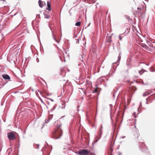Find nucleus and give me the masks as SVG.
<instances>
[{
	"label": "nucleus",
	"mask_w": 155,
	"mask_h": 155,
	"mask_svg": "<svg viewBox=\"0 0 155 155\" xmlns=\"http://www.w3.org/2000/svg\"><path fill=\"white\" fill-rule=\"evenodd\" d=\"M120 58H121V57L120 56L118 57V60L117 61V62H118L120 61Z\"/></svg>",
	"instance_id": "16"
},
{
	"label": "nucleus",
	"mask_w": 155,
	"mask_h": 155,
	"mask_svg": "<svg viewBox=\"0 0 155 155\" xmlns=\"http://www.w3.org/2000/svg\"><path fill=\"white\" fill-rule=\"evenodd\" d=\"M56 108V107H55L54 106L52 108V111H53V110H54Z\"/></svg>",
	"instance_id": "24"
},
{
	"label": "nucleus",
	"mask_w": 155,
	"mask_h": 155,
	"mask_svg": "<svg viewBox=\"0 0 155 155\" xmlns=\"http://www.w3.org/2000/svg\"><path fill=\"white\" fill-rule=\"evenodd\" d=\"M101 137H100V138H99V139H98V140H95V142H97L98 141V140L99 139H100V138H101Z\"/></svg>",
	"instance_id": "28"
},
{
	"label": "nucleus",
	"mask_w": 155,
	"mask_h": 155,
	"mask_svg": "<svg viewBox=\"0 0 155 155\" xmlns=\"http://www.w3.org/2000/svg\"><path fill=\"white\" fill-rule=\"evenodd\" d=\"M136 113L134 112L133 114V115L134 116V117L135 118H136L137 117V116L135 115Z\"/></svg>",
	"instance_id": "18"
},
{
	"label": "nucleus",
	"mask_w": 155,
	"mask_h": 155,
	"mask_svg": "<svg viewBox=\"0 0 155 155\" xmlns=\"http://www.w3.org/2000/svg\"><path fill=\"white\" fill-rule=\"evenodd\" d=\"M141 46L146 50H148L150 51H152L150 47H148L145 44L142 43Z\"/></svg>",
	"instance_id": "4"
},
{
	"label": "nucleus",
	"mask_w": 155,
	"mask_h": 155,
	"mask_svg": "<svg viewBox=\"0 0 155 155\" xmlns=\"http://www.w3.org/2000/svg\"><path fill=\"white\" fill-rule=\"evenodd\" d=\"M125 137V136H122V137H121V138H122V139H123V138H124Z\"/></svg>",
	"instance_id": "32"
},
{
	"label": "nucleus",
	"mask_w": 155,
	"mask_h": 155,
	"mask_svg": "<svg viewBox=\"0 0 155 155\" xmlns=\"http://www.w3.org/2000/svg\"><path fill=\"white\" fill-rule=\"evenodd\" d=\"M90 150L88 151L87 150L81 149L78 153L80 155H87L89 154Z\"/></svg>",
	"instance_id": "2"
},
{
	"label": "nucleus",
	"mask_w": 155,
	"mask_h": 155,
	"mask_svg": "<svg viewBox=\"0 0 155 155\" xmlns=\"http://www.w3.org/2000/svg\"><path fill=\"white\" fill-rule=\"evenodd\" d=\"M139 73L140 74V75H141L144 72H142L141 71H138Z\"/></svg>",
	"instance_id": "19"
},
{
	"label": "nucleus",
	"mask_w": 155,
	"mask_h": 155,
	"mask_svg": "<svg viewBox=\"0 0 155 155\" xmlns=\"http://www.w3.org/2000/svg\"><path fill=\"white\" fill-rule=\"evenodd\" d=\"M126 65L127 66H130L131 65V64L130 63V62L129 61H127V63H126Z\"/></svg>",
	"instance_id": "12"
},
{
	"label": "nucleus",
	"mask_w": 155,
	"mask_h": 155,
	"mask_svg": "<svg viewBox=\"0 0 155 155\" xmlns=\"http://www.w3.org/2000/svg\"><path fill=\"white\" fill-rule=\"evenodd\" d=\"M49 100H51L52 101H54V100L50 98V99H49Z\"/></svg>",
	"instance_id": "34"
},
{
	"label": "nucleus",
	"mask_w": 155,
	"mask_h": 155,
	"mask_svg": "<svg viewBox=\"0 0 155 155\" xmlns=\"http://www.w3.org/2000/svg\"><path fill=\"white\" fill-rule=\"evenodd\" d=\"M2 76L3 78L5 80H9L10 79V77L7 74L3 75Z\"/></svg>",
	"instance_id": "5"
},
{
	"label": "nucleus",
	"mask_w": 155,
	"mask_h": 155,
	"mask_svg": "<svg viewBox=\"0 0 155 155\" xmlns=\"http://www.w3.org/2000/svg\"><path fill=\"white\" fill-rule=\"evenodd\" d=\"M102 126L101 127V129L100 130V134L101 136L102 134Z\"/></svg>",
	"instance_id": "14"
},
{
	"label": "nucleus",
	"mask_w": 155,
	"mask_h": 155,
	"mask_svg": "<svg viewBox=\"0 0 155 155\" xmlns=\"http://www.w3.org/2000/svg\"><path fill=\"white\" fill-rule=\"evenodd\" d=\"M146 65H147V66H148V65H149V64H146Z\"/></svg>",
	"instance_id": "37"
},
{
	"label": "nucleus",
	"mask_w": 155,
	"mask_h": 155,
	"mask_svg": "<svg viewBox=\"0 0 155 155\" xmlns=\"http://www.w3.org/2000/svg\"><path fill=\"white\" fill-rule=\"evenodd\" d=\"M139 107H142V102H140V103Z\"/></svg>",
	"instance_id": "27"
},
{
	"label": "nucleus",
	"mask_w": 155,
	"mask_h": 155,
	"mask_svg": "<svg viewBox=\"0 0 155 155\" xmlns=\"http://www.w3.org/2000/svg\"><path fill=\"white\" fill-rule=\"evenodd\" d=\"M44 81V82H45V84H46V82H45V81Z\"/></svg>",
	"instance_id": "38"
},
{
	"label": "nucleus",
	"mask_w": 155,
	"mask_h": 155,
	"mask_svg": "<svg viewBox=\"0 0 155 155\" xmlns=\"http://www.w3.org/2000/svg\"><path fill=\"white\" fill-rule=\"evenodd\" d=\"M61 124H60L58 127V130L57 131H56L55 134L54 136V138L55 139H57L60 138L61 136L62 135V130L60 128V127L61 126Z\"/></svg>",
	"instance_id": "1"
},
{
	"label": "nucleus",
	"mask_w": 155,
	"mask_h": 155,
	"mask_svg": "<svg viewBox=\"0 0 155 155\" xmlns=\"http://www.w3.org/2000/svg\"><path fill=\"white\" fill-rule=\"evenodd\" d=\"M51 32H52V38L53 39H54L55 41H56L58 43H59L60 42V41H57L55 39V37H54V35H53V33L52 31Z\"/></svg>",
	"instance_id": "11"
},
{
	"label": "nucleus",
	"mask_w": 155,
	"mask_h": 155,
	"mask_svg": "<svg viewBox=\"0 0 155 155\" xmlns=\"http://www.w3.org/2000/svg\"><path fill=\"white\" fill-rule=\"evenodd\" d=\"M64 117V116H62V117Z\"/></svg>",
	"instance_id": "42"
},
{
	"label": "nucleus",
	"mask_w": 155,
	"mask_h": 155,
	"mask_svg": "<svg viewBox=\"0 0 155 155\" xmlns=\"http://www.w3.org/2000/svg\"><path fill=\"white\" fill-rule=\"evenodd\" d=\"M108 38L107 40V42H111L112 41L111 38H112V36L111 35H110L108 37H107V38Z\"/></svg>",
	"instance_id": "7"
},
{
	"label": "nucleus",
	"mask_w": 155,
	"mask_h": 155,
	"mask_svg": "<svg viewBox=\"0 0 155 155\" xmlns=\"http://www.w3.org/2000/svg\"><path fill=\"white\" fill-rule=\"evenodd\" d=\"M89 154V155H96V154L93 152H90Z\"/></svg>",
	"instance_id": "15"
},
{
	"label": "nucleus",
	"mask_w": 155,
	"mask_h": 155,
	"mask_svg": "<svg viewBox=\"0 0 155 155\" xmlns=\"http://www.w3.org/2000/svg\"><path fill=\"white\" fill-rule=\"evenodd\" d=\"M120 154H121V153H120V154L119 155H120Z\"/></svg>",
	"instance_id": "44"
},
{
	"label": "nucleus",
	"mask_w": 155,
	"mask_h": 155,
	"mask_svg": "<svg viewBox=\"0 0 155 155\" xmlns=\"http://www.w3.org/2000/svg\"><path fill=\"white\" fill-rule=\"evenodd\" d=\"M138 136H139V135H138V134H137V138H138Z\"/></svg>",
	"instance_id": "36"
},
{
	"label": "nucleus",
	"mask_w": 155,
	"mask_h": 155,
	"mask_svg": "<svg viewBox=\"0 0 155 155\" xmlns=\"http://www.w3.org/2000/svg\"><path fill=\"white\" fill-rule=\"evenodd\" d=\"M122 120H123L122 119V120H121V122L122 121Z\"/></svg>",
	"instance_id": "43"
},
{
	"label": "nucleus",
	"mask_w": 155,
	"mask_h": 155,
	"mask_svg": "<svg viewBox=\"0 0 155 155\" xmlns=\"http://www.w3.org/2000/svg\"><path fill=\"white\" fill-rule=\"evenodd\" d=\"M44 18H45L49 19L50 18V15L46 14V13L45 12H44Z\"/></svg>",
	"instance_id": "8"
},
{
	"label": "nucleus",
	"mask_w": 155,
	"mask_h": 155,
	"mask_svg": "<svg viewBox=\"0 0 155 155\" xmlns=\"http://www.w3.org/2000/svg\"><path fill=\"white\" fill-rule=\"evenodd\" d=\"M47 9L49 11H51V5L49 1H48L47 2Z\"/></svg>",
	"instance_id": "6"
},
{
	"label": "nucleus",
	"mask_w": 155,
	"mask_h": 155,
	"mask_svg": "<svg viewBox=\"0 0 155 155\" xmlns=\"http://www.w3.org/2000/svg\"><path fill=\"white\" fill-rule=\"evenodd\" d=\"M90 23H89V25L87 26L86 27V28H87V27H88L89 25H90Z\"/></svg>",
	"instance_id": "35"
},
{
	"label": "nucleus",
	"mask_w": 155,
	"mask_h": 155,
	"mask_svg": "<svg viewBox=\"0 0 155 155\" xmlns=\"http://www.w3.org/2000/svg\"><path fill=\"white\" fill-rule=\"evenodd\" d=\"M62 105L64 106L63 107H61V108L62 109H64L65 107V103H64L63 104H62Z\"/></svg>",
	"instance_id": "13"
},
{
	"label": "nucleus",
	"mask_w": 155,
	"mask_h": 155,
	"mask_svg": "<svg viewBox=\"0 0 155 155\" xmlns=\"http://www.w3.org/2000/svg\"><path fill=\"white\" fill-rule=\"evenodd\" d=\"M81 22L80 21H78L75 24V26H79L81 25Z\"/></svg>",
	"instance_id": "10"
},
{
	"label": "nucleus",
	"mask_w": 155,
	"mask_h": 155,
	"mask_svg": "<svg viewBox=\"0 0 155 155\" xmlns=\"http://www.w3.org/2000/svg\"><path fill=\"white\" fill-rule=\"evenodd\" d=\"M44 81V82H45V84H46V82H45V81Z\"/></svg>",
	"instance_id": "40"
},
{
	"label": "nucleus",
	"mask_w": 155,
	"mask_h": 155,
	"mask_svg": "<svg viewBox=\"0 0 155 155\" xmlns=\"http://www.w3.org/2000/svg\"><path fill=\"white\" fill-rule=\"evenodd\" d=\"M137 9L138 10H141V8H140V7H137Z\"/></svg>",
	"instance_id": "26"
},
{
	"label": "nucleus",
	"mask_w": 155,
	"mask_h": 155,
	"mask_svg": "<svg viewBox=\"0 0 155 155\" xmlns=\"http://www.w3.org/2000/svg\"><path fill=\"white\" fill-rule=\"evenodd\" d=\"M84 93L85 94V95H86V93L85 92H84Z\"/></svg>",
	"instance_id": "41"
},
{
	"label": "nucleus",
	"mask_w": 155,
	"mask_h": 155,
	"mask_svg": "<svg viewBox=\"0 0 155 155\" xmlns=\"http://www.w3.org/2000/svg\"><path fill=\"white\" fill-rule=\"evenodd\" d=\"M98 91H97V88L95 89V90L93 91V93H96Z\"/></svg>",
	"instance_id": "17"
},
{
	"label": "nucleus",
	"mask_w": 155,
	"mask_h": 155,
	"mask_svg": "<svg viewBox=\"0 0 155 155\" xmlns=\"http://www.w3.org/2000/svg\"><path fill=\"white\" fill-rule=\"evenodd\" d=\"M146 104H148V103H147V98H146Z\"/></svg>",
	"instance_id": "31"
},
{
	"label": "nucleus",
	"mask_w": 155,
	"mask_h": 155,
	"mask_svg": "<svg viewBox=\"0 0 155 155\" xmlns=\"http://www.w3.org/2000/svg\"><path fill=\"white\" fill-rule=\"evenodd\" d=\"M50 119H48L45 120V123H48L50 121Z\"/></svg>",
	"instance_id": "20"
},
{
	"label": "nucleus",
	"mask_w": 155,
	"mask_h": 155,
	"mask_svg": "<svg viewBox=\"0 0 155 155\" xmlns=\"http://www.w3.org/2000/svg\"><path fill=\"white\" fill-rule=\"evenodd\" d=\"M42 1L41 0H39L38 5L40 8H42L43 7V5H41Z\"/></svg>",
	"instance_id": "9"
},
{
	"label": "nucleus",
	"mask_w": 155,
	"mask_h": 155,
	"mask_svg": "<svg viewBox=\"0 0 155 155\" xmlns=\"http://www.w3.org/2000/svg\"><path fill=\"white\" fill-rule=\"evenodd\" d=\"M8 137L10 140H13L15 138V134L12 132L7 133Z\"/></svg>",
	"instance_id": "3"
},
{
	"label": "nucleus",
	"mask_w": 155,
	"mask_h": 155,
	"mask_svg": "<svg viewBox=\"0 0 155 155\" xmlns=\"http://www.w3.org/2000/svg\"><path fill=\"white\" fill-rule=\"evenodd\" d=\"M79 0H77L76 2H75V3H78L79 1Z\"/></svg>",
	"instance_id": "33"
},
{
	"label": "nucleus",
	"mask_w": 155,
	"mask_h": 155,
	"mask_svg": "<svg viewBox=\"0 0 155 155\" xmlns=\"http://www.w3.org/2000/svg\"><path fill=\"white\" fill-rule=\"evenodd\" d=\"M150 91H147L146 92V93H147V95H148V94H150Z\"/></svg>",
	"instance_id": "22"
},
{
	"label": "nucleus",
	"mask_w": 155,
	"mask_h": 155,
	"mask_svg": "<svg viewBox=\"0 0 155 155\" xmlns=\"http://www.w3.org/2000/svg\"><path fill=\"white\" fill-rule=\"evenodd\" d=\"M147 95V93H146V92L143 95V97H145Z\"/></svg>",
	"instance_id": "21"
},
{
	"label": "nucleus",
	"mask_w": 155,
	"mask_h": 155,
	"mask_svg": "<svg viewBox=\"0 0 155 155\" xmlns=\"http://www.w3.org/2000/svg\"><path fill=\"white\" fill-rule=\"evenodd\" d=\"M36 61L37 62H39V60L38 58L36 59Z\"/></svg>",
	"instance_id": "30"
},
{
	"label": "nucleus",
	"mask_w": 155,
	"mask_h": 155,
	"mask_svg": "<svg viewBox=\"0 0 155 155\" xmlns=\"http://www.w3.org/2000/svg\"><path fill=\"white\" fill-rule=\"evenodd\" d=\"M36 145H37V146H38L37 148L38 149H39V144H36Z\"/></svg>",
	"instance_id": "29"
},
{
	"label": "nucleus",
	"mask_w": 155,
	"mask_h": 155,
	"mask_svg": "<svg viewBox=\"0 0 155 155\" xmlns=\"http://www.w3.org/2000/svg\"><path fill=\"white\" fill-rule=\"evenodd\" d=\"M119 38L120 39V41H121L122 38H121V36L120 35L119 36Z\"/></svg>",
	"instance_id": "25"
},
{
	"label": "nucleus",
	"mask_w": 155,
	"mask_h": 155,
	"mask_svg": "<svg viewBox=\"0 0 155 155\" xmlns=\"http://www.w3.org/2000/svg\"><path fill=\"white\" fill-rule=\"evenodd\" d=\"M76 43H79V39H76Z\"/></svg>",
	"instance_id": "23"
},
{
	"label": "nucleus",
	"mask_w": 155,
	"mask_h": 155,
	"mask_svg": "<svg viewBox=\"0 0 155 155\" xmlns=\"http://www.w3.org/2000/svg\"><path fill=\"white\" fill-rule=\"evenodd\" d=\"M44 81V82H45V84H46V82H45V81Z\"/></svg>",
	"instance_id": "39"
}]
</instances>
